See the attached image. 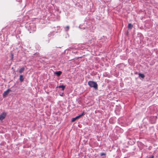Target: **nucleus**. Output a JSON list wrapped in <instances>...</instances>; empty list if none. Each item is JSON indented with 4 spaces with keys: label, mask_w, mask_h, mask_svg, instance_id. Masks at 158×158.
<instances>
[{
    "label": "nucleus",
    "mask_w": 158,
    "mask_h": 158,
    "mask_svg": "<svg viewBox=\"0 0 158 158\" xmlns=\"http://www.w3.org/2000/svg\"><path fill=\"white\" fill-rule=\"evenodd\" d=\"M88 83L90 87L94 88L95 90L97 89L98 85L96 82L90 81L88 82Z\"/></svg>",
    "instance_id": "f257e3e1"
},
{
    "label": "nucleus",
    "mask_w": 158,
    "mask_h": 158,
    "mask_svg": "<svg viewBox=\"0 0 158 158\" xmlns=\"http://www.w3.org/2000/svg\"><path fill=\"white\" fill-rule=\"evenodd\" d=\"M30 29L31 31H35L36 30V28L35 24L33 23H30Z\"/></svg>",
    "instance_id": "f03ea898"
},
{
    "label": "nucleus",
    "mask_w": 158,
    "mask_h": 158,
    "mask_svg": "<svg viewBox=\"0 0 158 158\" xmlns=\"http://www.w3.org/2000/svg\"><path fill=\"white\" fill-rule=\"evenodd\" d=\"M6 114L5 112H3L0 115V121L4 119L6 116Z\"/></svg>",
    "instance_id": "7ed1b4c3"
},
{
    "label": "nucleus",
    "mask_w": 158,
    "mask_h": 158,
    "mask_svg": "<svg viewBox=\"0 0 158 158\" xmlns=\"http://www.w3.org/2000/svg\"><path fill=\"white\" fill-rule=\"evenodd\" d=\"M11 90L9 89H7L6 91H5L3 94V97H5L7 96L9 93V92L11 91Z\"/></svg>",
    "instance_id": "20e7f679"
},
{
    "label": "nucleus",
    "mask_w": 158,
    "mask_h": 158,
    "mask_svg": "<svg viewBox=\"0 0 158 158\" xmlns=\"http://www.w3.org/2000/svg\"><path fill=\"white\" fill-rule=\"evenodd\" d=\"M19 81L21 82H22L24 81V78L23 77V75H21L19 76Z\"/></svg>",
    "instance_id": "39448f33"
},
{
    "label": "nucleus",
    "mask_w": 158,
    "mask_h": 158,
    "mask_svg": "<svg viewBox=\"0 0 158 158\" xmlns=\"http://www.w3.org/2000/svg\"><path fill=\"white\" fill-rule=\"evenodd\" d=\"M84 115V112L83 111V112L81 114L76 117L75 118H76V119H78L80 117H81L82 116H83Z\"/></svg>",
    "instance_id": "423d86ee"
},
{
    "label": "nucleus",
    "mask_w": 158,
    "mask_h": 158,
    "mask_svg": "<svg viewBox=\"0 0 158 158\" xmlns=\"http://www.w3.org/2000/svg\"><path fill=\"white\" fill-rule=\"evenodd\" d=\"M61 73L62 72L60 71H59L58 72H56L55 73V74H56L57 75V76L58 77L60 76Z\"/></svg>",
    "instance_id": "0eeeda50"
},
{
    "label": "nucleus",
    "mask_w": 158,
    "mask_h": 158,
    "mask_svg": "<svg viewBox=\"0 0 158 158\" xmlns=\"http://www.w3.org/2000/svg\"><path fill=\"white\" fill-rule=\"evenodd\" d=\"M24 69H25L24 67H23L22 68L19 69V73H22L24 70Z\"/></svg>",
    "instance_id": "6e6552de"
},
{
    "label": "nucleus",
    "mask_w": 158,
    "mask_h": 158,
    "mask_svg": "<svg viewBox=\"0 0 158 158\" xmlns=\"http://www.w3.org/2000/svg\"><path fill=\"white\" fill-rule=\"evenodd\" d=\"M58 87L59 88H62V90H64L65 88V86L63 85H61L59 86Z\"/></svg>",
    "instance_id": "1a4fd4ad"
},
{
    "label": "nucleus",
    "mask_w": 158,
    "mask_h": 158,
    "mask_svg": "<svg viewBox=\"0 0 158 158\" xmlns=\"http://www.w3.org/2000/svg\"><path fill=\"white\" fill-rule=\"evenodd\" d=\"M139 77H142L143 78L144 77V75L143 74H142L141 73H139Z\"/></svg>",
    "instance_id": "9d476101"
},
{
    "label": "nucleus",
    "mask_w": 158,
    "mask_h": 158,
    "mask_svg": "<svg viewBox=\"0 0 158 158\" xmlns=\"http://www.w3.org/2000/svg\"><path fill=\"white\" fill-rule=\"evenodd\" d=\"M133 26L131 23H129L128 25V28L130 29H131L133 27Z\"/></svg>",
    "instance_id": "9b49d317"
},
{
    "label": "nucleus",
    "mask_w": 158,
    "mask_h": 158,
    "mask_svg": "<svg viewBox=\"0 0 158 158\" xmlns=\"http://www.w3.org/2000/svg\"><path fill=\"white\" fill-rule=\"evenodd\" d=\"M10 56H11V59L10 60H13V56L14 55L12 53H10Z\"/></svg>",
    "instance_id": "f8f14e48"
},
{
    "label": "nucleus",
    "mask_w": 158,
    "mask_h": 158,
    "mask_svg": "<svg viewBox=\"0 0 158 158\" xmlns=\"http://www.w3.org/2000/svg\"><path fill=\"white\" fill-rule=\"evenodd\" d=\"M77 119H76V118H72V122H73L74 121H76Z\"/></svg>",
    "instance_id": "ddd939ff"
},
{
    "label": "nucleus",
    "mask_w": 158,
    "mask_h": 158,
    "mask_svg": "<svg viewBox=\"0 0 158 158\" xmlns=\"http://www.w3.org/2000/svg\"><path fill=\"white\" fill-rule=\"evenodd\" d=\"M106 155V153H102L100 154V155L102 156L104 155Z\"/></svg>",
    "instance_id": "4468645a"
},
{
    "label": "nucleus",
    "mask_w": 158,
    "mask_h": 158,
    "mask_svg": "<svg viewBox=\"0 0 158 158\" xmlns=\"http://www.w3.org/2000/svg\"><path fill=\"white\" fill-rule=\"evenodd\" d=\"M66 28H67V29L68 30H69V27L68 26H67L66 27Z\"/></svg>",
    "instance_id": "2eb2a0df"
},
{
    "label": "nucleus",
    "mask_w": 158,
    "mask_h": 158,
    "mask_svg": "<svg viewBox=\"0 0 158 158\" xmlns=\"http://www.w3.org/2000/svg\"><path fill=\"white\" fill-rule=\"evenodd\" d=\"M150 158H154V156H152Z\"/></svg>",
    "instance_id": "dca6fc26"
}]
</instances>
